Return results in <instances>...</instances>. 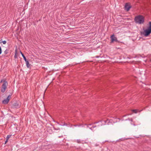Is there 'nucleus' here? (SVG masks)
I'll use <instances>...</instances> for the list:
<instances>
[{"mask_svg": "<svg viewBox=\"0 0 151 151\" xmlns=\"http://www.w3.org/2000/svg\"><path fill=\"white\" fill-rule=\"evenodd\" d=\"M134 21L136 23L139 24H143L144 22V18L142 15H139L135 17Z\"/></svg>", "mask_w": 151, "mask_h": 151, "instance_id": "obj_1", "label": "nucleus"}, {"mask_svg": "<svg viewBox=\"0 0 151 151\" xmlns=\"http://www.w3.org/2000/svg\"><path fill=\"white\" fill-rule=\"evenodd\" d=\"M104 122V123L103 124H106V123H107V124H109V123H111V124L114 123H116L117 122L116 119V118H113L112 119H111L110 120L107 119L106 121H102L99 122ZM99 122H95L94 123V124H97Z\"/></svg>", "mask_w": 151, "mask_h": 151, "instance_id": "obj_2", "label": "nucleus"}, {"mask_svg": "<svg viewBox=\"0 0 151 151\" xmlns=\"http://www.w3.org/2000/svg\"><path fill=\"white\" fill-rule=\"evenodd\" d=\"M149 26L147 29L145 30L144 31L145 33L144 35L145 37H147L151 33V22H149Z\"/></svg>", "mask_w": 151, "mask_h": 151, "instance_id": "obj_3", "label": "nucleus"}, {"mask_svg": "<svg viewBox=\"0 0 151 151\" xmlns=\"http://www.w3.org/2000/svg\"><path fill=\"white\" fill-rule=\"evenodd\" d=\"M8 85V83L6 81L4 80V81L2 85L1 91L2 93H4L6 91L7 88V86Z\"/></svg>", "mask_w": 151, "mask_h": 151, "instance_id": "obj_4", "label": "nucleus"}, {"mask_svg": "<svg viewBox=\"0 0 151 151\" xmlns=\"http://www.w3.org/2000/svg\"><path fill=\"white\" fill-rule=\"evenodd\" d=\"M111 42L112 43L114 42L115 41L118 42H119L118 40L117 39V38L114 35H112L111 36Z\"/></svg>", "mask_w": 151, "mask_h": 151, "instance_id": "obj_5", "label": "nucleus"}, {"mask_svg": "<svg viewBox=\"0 0 151 151\" xmlns=\"http://www.w3.org/2000/svg\"><path fill=\"white\" fill-rule=\"evenodd\" d=\"M52 129H53V130L55 129V128L52 126V127H48V132H49L50 134L52 133V130H53ZM60 129L59 128H58L56 129V130H60ZM56 130V129H55Z\"/></svg>", "mask_w": 151, "mask_h": 151, "instance_id": "obj_6", "label": "nucleus"}, {"mask_svg": "<svg viewBox=\"0 0 151 151\" xmlns=\"http://www.w3.org/2000/svg\"><path fill=\"white\" fill-rule=\"evenodd\" d=\"M12 108H19L20 106L17 102H15L12 104Z\"/></svg>", "mask_w": 151, "mask_h": 151, "instance_id": "obj_7", "label": "nucleus"}, {"mask_svg": "<svg viewBox=\"0 0 151 151\" xmlns=\"http://www.w3.org/2000/svg\"><path fill=\"white\" fill-rule=\"evenodd\" d=\"M131 8V6L128 3L126 4L125 5V9L127 11H129Z\"/></svg>", "mask_w": 151, "mask_h": 151, "instance_id": "obj_8", "label": "nucleus"}, {"mask_svg": "<svg viewBox=\"0 0 151 151\" xmlns=\"http://www.w3.org/2000/svg\"><path fill=\"white\" fill-rule=\"evenodd\" d=\"M9 102V101L7 100V99H4L2 101V103L4 104H7Z\"/></svg>", "mask_w": 151, "mask_h": 151, "instance_id": "obj_9", "label": "nucleus"}, {"mask_svg": "<svg viewBox=\"0 0 151 151\" xmlns=\"http://www.w3.org/2000/svg\"><path fill=\"white\" fill-rule=\"evenodd\" d=\"M25 61L26 62V64L27 66V68H29L30 66V65L29 64V63L28 62V61L26 60H25Z\"/></svg>", "mask_w": 151, "mask_h": 151, "instance_id": "obj_10", "label": "nucleus"}, {"mask_svg": "<svg viewBox=\"0 0 151 151\" xmlns=\"http://www.w3.org/2000/svg\"><path fill=\"white\" fill-rule=\"evenodd\" d=\"M142 110H141L139 111L137 109H133L132 110V111L134 112L135 113H137V112L138 111L139 112H141V111H142Z\"/></svg>", "mask_w": 151, "mask_h": 151, "instance_id": "obj_11", "label": "nucleus"}, {"mask_svg": "<svg viewBox=\"0 0 151 151\" xmlns=\"http://www.w3.org/2000/svg\"><path fill=\"white\" fill-rule=\"evenodd\" d=\"M20 53H21V54L22 55V56L23 57L24 60H26L27 59H26V58L24 56V55L23 54L22 52L21 51H20Z\"/></svg>", "mask_w": 151, "mask_h": 151, "instance_id": "obj_12", "label": "nucleus"}, {"mask_svg": "<svg viewBox=\"0 0 151 151\" xmlns=\"http://www.w3.org/2000/svg\"><path fill=\"white\" fill-rule=\"evenodd\" d=\"M17 50L16 49L15 50V54L14 56V58H17Z\"/></svg>", "mask_w": 151, "mask_h": 151, "instance_id": "obj_13", "label": "nucleus"}, {"mask_svg": "<svg viewBox=\"0 0 151 151\" xmlns=\"http://www.w3.org/2000/svg\"><path fill=\"white\" fill-rule=\"evenodd\" d=\"M11 96H12L11 94L9 95V96L7 97V98H6V99H7V100L8 101H9V100L11 99Z\"/></svg>", "mask_w": 151, "mask_h": 151, "instance_id": "obj_14", "label": "nucleus"}, {"mask_svg": "<svg viewBox=\"0 0 151 151\" xmlns=\"http://www.w3.org/2000/svg\"><path fill=\"white\" fill-rule=\"evenodd\" d=\"M57 123L59 124L60 125L62 126H67V124L65 123H64V124H59V123L57 122Z\"/></svg>", "mask_w": 151, "mask_h": 151, "instance_id": "obj_15", "label": "nucleus"}, {"mask_svg": "<svg viewBox=\"0 0 151 151\" xmlns=\"http://www.w3.org/2000/svg\"><path fill=\"white\" fill-rule=\"evenodd\" d=\"M8 50H5V51H4V54L5 55L7 54L8 53Z\"/></svg>", "mask_w": 151, "mask_h": 151, "instance_id": "obj_16", "label": "nucleus"}, {"mask_svg": "<svg viewBox=\"0 0 151 151\" xmlns=\"http://www.w3.org/2000/svg\"><path fill=\"white\" fill-rule=\"evenodd\" d=\"M6 41H2L1 42H0V43H3L4 44H6Z\"/></svg>", "mask_w": 151, "mask_h": 151, "instance_id": "obj_17", "label": "nucleus"}, {"mask_svg": "<svg viewBox=\"0 0 151 151\" xmlns=\"http://www.w3.org/2000/svg\"><path fill=\"white\" fill-rule=\"evenodd\" d=\"M11 135H8L7 137H6V139L7 140H8V139H9V138H10V137H11Z\"/></svg>", "mask_w": 151, "mask_h": 151, "instance_id": "obj_18", "label": "nucleus"}, {"mask_svg": "<svg viewBox=\"0 0 151 151\" xmlns=\"http://www.w3.org/2000/svg\"><path fill=\"white\" fill-rule=\"evenodd\" d=\"M96 127V126H93V127H92L89 128L90 129H91V130H92H92H93V129H92V128H94V127Z\"/></svg>", "mask_w": 151, "mask_h": 151, "instance_id": "obj_19", "label": "nucleus"}, {"mask_svg": "<svg viewBox=\"0 0 151 151\" xmlns=\"http://www.w3.org/2000/svg\"><path fill=\"white\" fill-rule=\"evenodd\" d=\"M2 52V50L1 47L0 46V54Z\"/></svg>", "mask_w": 151, "mask_h": 151, "instance_id": "obj_20", "label": "nucleus"}, {"mask_svg": "<svg viewBox=\"0 0 151 151\" xmlns=\"http://www.w3.org/2000/svg\"><path fill=\"white\" fill-rule=\"evenodd\" d=\"M8 140H7L6 139V141L5 142V144H6V142H8Z\"/></svg>", "mask_w": 151, "mask_h": 151, "instance_id": "obj_21", "label": "nucleus"}, {"mask_svg": "<svg viewBox=\"0 0 151 151\" xmlns=\"http://www.w3.org/2000/svg\"><path fill=\"white\" fill-rule=\"evenodd\" d=\"M4 80H1L0 81V83L2 82L3 81L4 82Z\"/></svg>", "mask_w": 151, "mask_h": 151, "instance_id": "obj_22", "label": "nucleus"}, {"mask_svg": "<svg viewBox=\"0 0 151 151\" xmlns=\"http://www.w3.org/2000/svg\"><path fill=\"white\" fill-rule=\"evenodd\" d=\"M77 141H78V143L80 142V140H78Z\"/></svg>", "mask_w": 151, "mask_h": 151, "instance_id": "obj_23", "label": "nucleus"}, {"mask_svg": "<svg viewBox=\"0 0 151 151\" xmlns=\"http://www.w3.org/2000/svg\"><path fill=\"white\" fill-rule=\"evenodd\" d=\"M74 126H75V127H76L77 126V125H74Z\"/></svg>", "mask_w": 151, "mask_h": 151, "instance_id": "obj_24", "label": "nucleus"}, {"mask_svg": "<svg viewBox=\"0 0 151 151\" xmlns=\"http://www.w3.org/2000/svg\"><path fill=\"white\" fill-rule=\"evenodd\" d=\"M99 57L98 56H96V58H98Z\"/></svg>", "mask_w": 151, "mask_h": 151, "instance_id": "obj_25", "label": "nucleus"}, {"mask_svg": "<svg viewBox=\"0 0 151 151\" xmlns=\"http://www.w3.org/2000/svg\"><path fill=\"white\" fill-rule=\"evenodd\" d=\"M81 125H77V126H78V127H79L81 126Z\"/></svg>", "mask_w": 151, "mask_h": 151, "instance_id": "obj_26", "label": "nucleus"}, {"mask_svg": "<svg viewBox=\"0 0 151 151\" xmlns=\"http://www.w3.org/2000/svg\"><path fill=\"white\" fill-rule=\"evenodd\" d=\"M87 127H88V128H89V127H88V126H87Z\"/></svg>", "mask_w": 151, "mask_h": 151, "instance_id": "obj_27", "label": "nucleus"}, {"mask_svg": "<svg viewBox=\"0 0 151 151\" xmlns=\"http://www.w3.org/2000/svg\"><path fill=\"white\" fill-rule=\"evenodd\" d=\"M89 125H91V124H89Z\"/></svg>", "mask_w": 151, "mask_h": 151, "instance_id": "obj_28", "label": "nucleus"}, {"mask_svg": "<svg viewBox=\"0 0 151 151\" xmlns=\"http://www.w3.org/2000/svg\"><path fill=\"white\" fill-rule=\"evenodd\" d=\"M131 121H132V119H131Z\"/></svg>", "mask_w": 151, "mask_h": 151, "instance_id": "obj_29", "label": "nucleus"}, {"mask_svg": "<svg viewBox=\"0 0 151 151\" xmlns=\"http://www.w3.org/2000/svg\"><path fill=\"white\" fill-rule=\"evenodd\" d=\"M47 88H46V90H45V91L47 90Z\"/></svg>", "mask_w": 151, "mask_h": 151, "instance_id": "obj_30", "label": "nucleus"}, {"mask_svg": "<svg viewBox=\"0 0 151 151\" xmlns=\"http://www.w3.org/2000/svg\"><path fill=\"white\" fill-rule=\"evenodd\" d=\"M150 61H151V59L150 60Z\"/></svg>", "mask_w": 151, "mask_h": 151, "instance_id": "obj_31", "label": "nucleus"}]
</instances>
